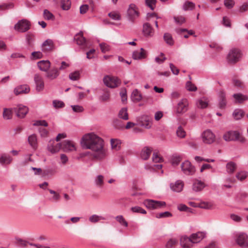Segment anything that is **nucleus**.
I'll return each mask as SVG.
<instances>
[{
    "instance_id": "13",
    "label": "nucleus",
    "mask_w": 248,
    "mask_h": 248,
    "mask_svg": "<svg viewBox=\"0 0 248 248\" xmlns=\"http://www.w3.org/2000/svg\"><path fill=\"white\" fill-rule=\"evenodd\" d=\"M14 111L17 117L20 118H24L29 111L28 108L22 104H18L16 107L13 108Z\"/></svg>"
},
{
    "instance_id": "49",
    "label": "nucleus",
    "mask_w": 248,
    "mask_h": 248,
    "mask_svg": "<svg viewBox=\"0 0 248 248\" xmlns=\"http://www.w3.org/2000/svg\"><path fill=\"white\" fill-rule=\"evenodd\" d=\"M53 106L56 108H62L64 107V103L60 100H54L52 102Z\"/></svg>"
},
{
    "instance_id": "1",
    "label": "nucleus",
    "mask_w": 248,
    "mask_h": 248,
    "mask_svg": "<svg viewBox=\"0 0 248 248\" xmlns=\"http://www.w3.org/2000/svg\"><path fill=\"white\" fill-rule=\"evenodd\" d=\"M82 146L86 149L93 151L92 155L97 159H102L106 156V152L104 148V141L94 133L85 134L81 140Z\"/></svg>"
},
{
    "instance_id": "34",
    "label": "nucleus",
    "mask_w": 248,
    "mask_h": 248,
    "mask_svg": "<svg viewBox=\"0 0 248 248\" xmlns=\"http://www.w3.org/2000/svg\"><path fill=\"white\" fill-rule=\"evenodd\" d=\"M233 97L235 100V101L239 103H242L244 101L248 100V96L242 94L240 93H234Z\"/></svg>"
},
{
    "instance_id": "10",
    "label": "nucleus",
    "mask_w": 248,
    "mask_h": 248,
    "mask_svg": "<svg viewBox=\"0 0 248 248\" xmlns=\"http://www.w3.org/2000/svg\"><path fill=\"white\" fill-rule=\"evenodd\" d=\"M181 167L183 173L187 175H192L196 171L195 167L188 160L182 163Z\"/></svg>"
},
{
    "instance_id": "44",
    "label": "nucleus",
    "mask_w": 248,
    "mask_h": 248,
    "mask_svg": "<svg viewBox=\"0 0 248 248\" xmlns=\"http://www.w3.org/2000/svg\"><path fill=\"white\" fill-rule=\"evenodd\" d=\"M71 4L70 0H61V6L64 10H69L71 7Z\"/></svg>"
},
{
    "instance_id": "20",
    "label": "nucleus",
    "mask_w": 248,
    "mask_h": 248,
    "mask_svg": "<svg viewBox=\"0 0 248 248\" xmlns=\"http://www.w3.org/2000/svg\"><path fill=\"white\" fill-rule=\"evenodd\" d=\"M143 33L146 37H152L154 34V30L149 23L143 25Z\"/></svg>"
},
{
    "instance_id": "35",
    "label": "nucleus",
    "mask_w": 248,
    "mask_h": 248,
    "mask_svg": "<svg viewBox=\"0 0 248 248\" xmlns=\"http://www.w3.org/2000/svg\"><path fill=\"white\" fill-rule=\"evenodd\" d=\"M111 146L112 149L118 151L121 147V141L117 139H111L110 140Z\"/></svg>"
},
{
    "instance_id": "40",
    "label": "nucleus",
    "mask_w": 248,
    "mask_h": 248,
    "mask_svg": "<svg viewBox=\"0 0 248 248\" xmlns=\"http://www.w3.org/2000/svg\"><path fill=\"white\" fill-rule=\"evenodd\" d=\"M131 97L132 100L136 102H139L142 99L141 94L137 89H135L133 91Z\"/></svg>"
},
{
    "instance_id": "21",
    "label": "nucleus",
    "mask_w": 248,
    "mask_h": 248,
    "mask_svg": "<svg viewBox=\"0 0 248 248\" xmlns=\"http://www.w3.org/2000/svg\"><path fill=\"white\" fill-rule=\"evenodd\" d=\"M30 91V88L26 85H22L16 87L14 90L16 95L20 94L28 93Z\"/></svg>"
},
{
    "instance_id": "43",
    "label": "nucleus",
    "mask_w": 248,
    "mask_h": 248,
    "mask_svg": "<svg viewBox=\"0 0 248 248\" xmlns=\"http://www.w3.org/2000/svg\"><path fill=\"white\" fill-rule=\"evenodd\" d=\"M115 219L118 221L122 226L125 227L128 226V223L125 220L124 217L122 215L117 216L115 217Z\"/></svg>"
},
{
    "instance_id": "61",
    "label": "nucleus",
    "mask_w": 248,
    "mask_h": 248,
    "mask_svg": "<svg viewBox=\"0 0 248 248\" xmlns=\"http://www.w3.org/2000/svg\"><path fill=\"white\" fill-rule=\"evenodd\" d=\"M224 5L227 8L231 9L234 5V2L233 0H225Z\"/></svg>"
},
{
    "instance_id": "5",
    "label": "nucleus",
    "mask_w": 248,
    "mask_h": 248,
    "mask_svg": "<svg viewBox=\"0 0 248 248\" xmlns=\"http://www.w3.org/2000/svg\"><path fill=\"white\" fill-rule=\"evenodd\" d=\"M144 205L148 209L154 210L159 209L166 206L165 202L146 199L143 202Z\"/></svg>"
},
{
    "instance_id": "19",
    "label": "nucleus",
    "mask_w": 248,
    "mask_h": 248,
    "mask_svg": "<svg viewBox=\"0 0 248 248\" xmlns=\"http://www.w3.org/2000/svg\"><path fill=\"white\" fill-rule=\"evenodd\" d=\"M62 143V149L64 151H73L76 150L75 144L69 140H64Z\"/></svg>"
},
{
    "instance_id": "48",
    "label": "nucleus",
    "mask_w": 248,
    "mask_h": 248,
    "mask_svg": "<svg viewBox=\"0 0 248 248\" xmlns=\"http://www.w3.org/2000/svg\"><path fill=\"white\" fill-rule=\"evenodd\" d=\"M199 206L201 208L210 209L212 208L213 204L210 202H203L200 203Z\"/></svg>"
},
{
    "instance_id": "56",
    "label": "nucleus",
    "mask_w": 248,
    "mask_h": 248,
    "mask_svg": "<svg viewBox=\"0 0 248 248\" xmlns=\"http://www.w3.org/2000/svg\"><path fill=\"white\" fill-rule=\"evenodd\" d=\"M146 5L152 10H154L156 2V0H145Z\"/></svg>"
},
{
    "instance_id": "33",
    "label": "nucleus",
    "mask_w": 248,
    "mask_h": 248,
    "mask_svg": "<svg viewBox=\"0 0 248 248\" xmlns=\"http://www.w3.org/2000/svg\"><path fill=\"white\" fill-rule=\"evenodd\" d=\"M74 39L78 45L84 46L85 44L86 40L83 37L82 32L76 34Z\"/></svg>"
},
{
    "instance_id": "53",
    "label": "nucleus",
    "mask_w": 248,
    "mask_h": 248,
    "mask_svg": "<svg viewBox=\"0 0 248 248\" xmlns=\"http://www.w3.org/2000/svg\"><path fill=\"white\" fill-rule=\"evenodd\" d=\"M108 16L112 19L115 20H119L121 19L120 14L116 12H112L108 14Z\"/></svg>"
},
{
    "instance_id": "64",
    "label": "nucleus",
    "mask_w": 248,
    "mask_h": 248,
    "mask_svg": "<svg viewBox=\"0 0 248 248\" xmlns=\"http://www.w3.org/2000/svg\"><path fill=\"white\" fill-rule=\"evenodd\" d=\"M170 69L172 73L175 75H177L179 73V69L172 63L170 64Z\"/></svg>"
},
{
    "instance_id": "59",
    "label": "nucleus",
    "mask_w": 248,
    "mask_h": 248,
    "mask_svg": "<svg viewBox=\"0 0 248 248\" xmlns=\"http://www.w3.org/2000/svg\"><path fill=\"white\" fill-rule=\"evenodd\" d=\"M177 243V241L175 239H170L168 241L166 244L167 248H172L174 247Z\"/></svg>"
},
{
    "instance_id": "7",
    "label": "nucleus",
    "mask_w": 248,
    "mask_h": 248,
    "mask_svg": "<svg viewBox=\"0 0 248 248\" xmlns=\"http://www.w3.org/2000/svg\"><path fill=\"white\" fill-rule=\"evenodd\" d=\"M30 22L25 19L19 20L14 26V29L19 32H25L30 28Z\"/></svg>"
},
{
    "instance_id": "27",
    "label": "nucleus",
    "mask_w": 248,
    "mask_h": 248,
    "mask_svg": "<svg viewBox=\"0 0 248 248\" xmlns=\"http://www.w3.org/2000/svg\"><path fill=\"white\" fill-rule=\"evenodd\" d=\"M205 187V184L202 181L196 180L193 184V190L195 192L202 190Z\"/></svg>"
},
{
    "instance_id": "16",
    "label": "nucleus",
    "mask_w": 248,
    "mask_h": 248,
    "mask_svg": "<svg viewBox=\"0 0 248 248\" xmlns=\"http://www.w3.org/2000/svg\"><path fill=\"white\" fill-rule=\"evenodd\" d=\"M187 99H183L178 102L176 107V111L177 113H183L186 111L188 107Z\"/></svg>"
},
{
    "instance_id": "28",
    "label": "nucleus",
    "mask_w": 248,
    "mask_h": 248,
    "mask_svg": "<svg viewBox=\"0 0 248 248\" xmlns=\"http://www.w3.org/2000/svg\"><path fill=\"white\" fill-rule=\"evenodd\" d=\"M219 97V103L218 106L220 108H223L225 107L226 105V94L223 91H221L218 94Z\"/></svg>"
},
{
    "instance_id": "37",
    "label": "nucleus",
    "mask_w": 248,
    "mask_h": 248,
    "mask_svg": "<svg viewBox=\"0 0 248 248\" xmlns=\"http://www.w3.org/2000/svg\"><path fill=\"white\" fill-rule=\"evenodd\" d=\"M13 108H4L3 109V117L4 119L9 120L12 118Z\"/></svg>"
},
{
    "instance_id": "58",
    "label": "nucleus",
    "mask_w": 248,
    "mask_h": 248,
    "mask_svg": "<svg viewBox=\"0 0 248 248\" xmlns=\"http://www.w3.org/2000/svg\"><path fill=\"white\" fill-rule=\"evenodd\" d=\"M33 125L34 126H44L46 127L48 124L45 120H37L34 122Z\"/></svg>"
},
{
    "instance_id": "63",
    "label": "nucleus",
    "mask_w": 248,
    "mask_h": 248,
    "mask_svg": "<svg viewBox=\"0 0 248 248\" xmlns=\"http://www.w3.org/2000/svg\"><path fill=\"white\" fill-rule=\"evenodd\" d=\"M73 110L75 112H81L84 109L82 106L79 105L71 106Z\"/></svg>"
},
{
    "instance_id": "60",
    "label": "nucleus",
    "mask_w": 248,
    "mask_h": 248,
    "mask_svg": "<svg viewBox=\"0 0 248 248\" xmlns=\"http://www.w3.org/2000/svg\"><path fill=\"white\" fill-rule=\"evenodd\" d=\"M181 161V158L180 156H175L172 158L171 163L173 166H177Z\"/></svg>"
},
{
    "instance_id": "25",
    "label": "nucleus",
    "mask_w": 248,
    "mask_h": 248,
    "mask_svg": "<svg viewBox=\"0 0 248 248\" xmlns=\"http://www.w3.org/2000/svg\"><path fill=\"white\" fill-rule=\"evenodd\" d=\"M170 186L173 191L179 192L183 189L184 183L181 180H177L174 184H171Z\"/></svg>"
},
{
    "instance_id": "29",
    "label": "nucleus",
    "mask_w": 248,
    "mask_h": 248,
    "mask_svg": "<svg viewBox=\"0 0 248 248\" xmlns=\"http://www.w3.org/2000/svg\"><path fill=\"white\" fill-rule=\"evenodd\" d=\"M28 142L31 148L36 150L38 147L37 136L33 134L29 136Z\"/></svg>"
},
{
    "instance_id": "54",
    "label": "nucleus",
    "mask_w": 248,
    "mask_h": 248,
    "mask_svg": "<svg viewBox=\"0 0 248 248\" xmlns=\"http://www.w3.org/2000/svg\"><path fill=\"white\" fill-rule=\"evenodd\" d=\"M99 46L101 51L103 53H106L110 49V46L109 45L105 43H102L99 44Z\"/></svg>"
},
{
    "instance_id": "11",
    "label": "nucleus",
    "mask_w": 248,
    "mask_h": 248,
    "mask_svg": "<svg viewBox=\"0 0 248 248\" xmlns=\"http://www.w3.org/2000/svg\"><path fill=\"white\" fill-rule=\"evenodd\" d=\"M201 137L202 141L206 144H211L215 140V134L209 129L203 131Z\"/></svg>"
},
{
    "instance_id": "30",
    "label": "nucleus",
    "mask_w": 248,
    "mask_h": 248,
    "mask_svg": "<svg viewBox=\"0 0 248 248\" xmlns=\"http://www.w3.org/2000/svg\"><path fill=\"white\" fill-rule=\"evenodd\" d=\"M237 169L236 164L232 161H230L226 165L227 172L229 174H233Z\"/></svg>"
},
{
    "instance_id": "57",
    "label": "nucleus",
    "mask_w": 248,
    "mask_h": 248,
    "mask_svg": "<svg viewBox=\"0 0 248 248\" xmlns=\"http://www.w3.org/2000/svg\"><path fill=\"white\" fill-rule=\"evenodd\" d=\"M171 216H172V214L170 212H169L168 211H166V212L160 213L158 214H157L156 217L157 218H164V217H170Z\"/></svg>"
},
{
    "instance_id": "24",
    "label": "nucleus",
    "mask_w": 248,
    "mask_h": 248,
    "mask_svg": "<svg viewBox=\"0 0 248 248\" xmlns=\"http://www.w3.org/2000/svg\"><path fill=\"white\" fill-rule=\"evenodd\" d=\"M152 152V149L149 147H144L140 152V157L142 159L147 160Z\"/></svg>"
},
{
    "instance_id": "62",
    "label": "nucleus",
    "mask_w": 248,
    "mask_h": 248,
    "mask_svg": "<svg viewBox=\"0 0 248 248\" xmlns=\"http://www.w3.org/2000/svg\"><path fill=\"white\" fill-rule=\"evenodd\" d=\"M40 136L42 138H45L47 137L48 132L46 129L44 128L40 127L38 129Z\"/></svg>"
},
{
    "instance_id": "15",
    "label": "nucleus",
    "mask_w": 248,
    "mask_h": 248,
    "mask_svg": "<svg viewBox=\"0 0 248 248\" xmlns=\"http://www.w3.org/2000/svg\"><path fill=\"white\" fill-rule=\"evenodd\" d=\"M62 149V143L56 142L55 140H50L47 145V149L52 154L58 152Z\"/></svg>"
},
{
    "instance_id": "9",
    "label": "nucleus",
    "mask_w": 248,
    "mask_h": 248,
    "mask_svg": "<svg viewBox=\"0 0 248 248\" xmlns=\"http://www.w3.org/2000/svg\"><path fill=\"white\" fill-rule=\"evenodd\" d=\"M138 124L141 126L146 129H149L152 127L153 120L151 116L144 114L139 118Z\"/></svg>"
},
{
    "instance_id": "52",
    "label": "nucleus",
    "mask_w": 248,
    "mask_h": 248,
    "mask_svg": "<svg viewBox=\"0 0 248 248\" xmlns=\"http://www.w3.org/2000/svg\"><path fill=\"white\" fill-rule=\"evenodd\" d=\"M176 134L178 137L180 138H184L185 137L186 133L182 126H180L178 127L176 131Z\"/></svg>"
},
{
    "instance_id": "18",
    "label": "nucleus",
    "mask_w": 248,
    "mask_h": 248,
    "mask_svg": "<svg viewBox=\"0 0 248 248\" xmlns=\"http://www.w3.org/2000/svg\"><path fill=\"white\" fill-rule=\"evenodd\" d=\"M147 51L143 48H140L139 50H136L133 51L132 58L134 60H141L145 59L147 57Z\"/></svg>"
},
{
    "instance_id": "50",
    "label": "nucleus",
    "mask_w": 248,
    "mask_h": 248,
    "mask_svg": "<svg viewBox=\"0 0 248 248\" xmlns=\"http://www.w3.org/2000/svg\"><path fill=\"white\" fill-rule=\"evenodd\" d=\"M80 73L79 71H75L74 72L71 73L69 74V78L73 81H76L79 78Z\"/></svg>"
},
{
    "instance_id": "14",
    "label": "nucleus",
    "mask_w": 248,
    "mask_h": 248,
    "mask_svg": "<svg viewBox=\"0 0 248 248\" xmlns=\"http://www.w3.org/2000/svg\"><path fill=\"white\" fill-rule=\"evenodd\" d=\"M34 81L35 83L36 90L38 92L42 91L45 87L43 77L39 74H35L34 76Z\"/></svg>"
},
{
    "instance_id": "12",
    "label": "nucleus",
    "mask_w": 248,
    "mask_h": 248,
    "mask_svg": "<svg viewBox=\"0 0 248 248\" xmlns=\"http://www.w3.org/2000/svg\"><path fill=\"white\" fill-rule=\"evenodd\" d=\"M127 15L129 20L132 22H134L139 16L138 8L135 4H131L129 5L127 10Z\"/></svg>"
},
{
    "instance_id": "8",
    "label": "nucleus",
    "mask_w": 248,
    "mask_h": 248,
    "mask_svg": "<svg viewBox=\"0 0 248 248\" xmlns=\"http://www.w3.org/2000/svg\"><path fill=\"white\" fill-rule=\"evenodd\" d=\"M103 82L106 86L110 88H114L120 85V80L116 77L105 76L103 78Z\"/></svg>"
},
{
    "instance_id": "4",
    "label": "nucleus",
    "mask_w": 248,
    "mask_h": 248,
    "mask_svg": "<svg viewBox=\"0 0 248 248\" xmlns=\"http://www.w3.org/2000/svg\"><path fill=\"white\" fill-rule=\"evenodd\" d=\"M242 57L241 50L236 48H232L229 52L227 60L230 63H235L239 62Z\"/></svg>"
},
{
    "instance_id": "46",
    "label": "nucleus",
    "mask_w": 248,
    "mask_h": 248,
    "mask_svg": "<svg viewBox=\"0 0 248 248\" xmlns=\"http://www.w3.org/2000/svg\"><path fill=\"white\" fill-rule=\"evenodd\" d=\"M44 17L46 20H54L55 17L54 15L48 10L45 9L43 12Z\"/></svg>"
},
{
    "instance_id": "26",
    "label": "nucleus",
    "mask_w": 248,
    "mask_h": 248,
    "mask_svg": "<svg viewBox=\"0 0 248 248\" xmlns=\"http://www.w3.org/2000/svg\"><path fill=\"white\" fill-rule=\"evenodd\" d=\"M53 47V42L51 39L46 40L42 45V49L45 52L51 50Z\"/></svg>"
},
{
    "instance_id": "22",
    "label": "nucleus",
    "mask_w": 248,
    "mask_h": 248,
    "mask_svg": "<svg viewBox=\"0 0 248 248\" xmlns=\"http://www.w3.org/2000/svg\"><path fill=\"white\" fill-rule=\"evenodd\" d=\"M13 161V158L8 154L4 153L0 155V164L4 166L10 164Z\"/></svg>"
},
{
    "instance_id": "6",
    "label": "nucleus",
    "mask_w": 248,
    "mask_h": 248,
    "mask_svg": "<svg viewBox=\"0 0 248 248\" xmlns=\"http://www.w3.org/2000/svg\"><path fill=\"white\" fill-rule=\"evenodd\" d=\"M234 240L236 244L242 248L248 246V236L242 232H237L234 233Z\"/></svg>"
},
{
    "instance_id": "32",
    "label": "nucleus",
    "mask_w": 248,
    "mask_h": 248,
    "mask_svg": "<svg viewBox=\"0 0 248 248\" xmlns=\"http://www.w3.org/2000/svg\"><path fill=\"white\" fill-rule=\"evenodd\" d=\"M209 103V100L206 97H202L200 99H199L197 101V106L199 108H206Z\"/></svg>"
},
{
    "instance_id": "45",
    "label": "nucleus",
    "mask_w": 248,
    "mask_h": 248,
    "mask_svg": "<svg viewBox=\"0 0 248 248\" xmlns=\"http://www.w3.org/2000/svg\"><path fill=\"white\" fill-rule=\"evenodd\" d=\"M186 90L190 92H195L197 91V88L191 81H187L186 85Z\"/></svg>"
},
{
    "instance_id": "38",
    "label": "nucleus",
    "mask_w": 248,
    "mask_h": 248,
    "mask_svg": "<svg viewBox=\"0 0 248 248\" xmlns=\"http://www.w3.org/2000/svg\"><path fill=\"white\" fill-rule=\"evenodd\" d=\"M118 117L119 118L124 120H128L129 118L127 108H121L119 112Z\"/></svg>"
},
{
    "instance_id": "39",
    "label": "nucleus",
    "mask_w": 248,
    "mask_h": 248,
    "mask_svg": "<svg viewBox=\"0 0 248 248\" xmlns=\"http://www.w3.org/2000/svg\"><path fill=\"white\" fill-rule=\"evenodd\" d=\"M248 172L245 170L238 171L236 174L235 177L238 180L243 181L248 177Z\"/></svg>"
},
{
    "instance_id": "51",
    "label": "nucleus",
    "mask_w": 248,
    "mask_h": 248,
    "mask_svg": "<svg viewBox=\"0 0 248 248\" xmlns=\"http://www.w3.org/2000/svg\"><path fill=\"white\" fill-rule=\"evenodd\" d=\"M43 56V55L40 51H34L32 52L31 59L32 60H36L42 58Z\"/></svg>"
},
{
    "instance_id": "3",
    "label": "nucleus",
    "mask_w": 248,
    "mask_h": 248,
    "mask_svg": "<svg viewBox=\"0 0 248 248\" xmlns=\"http://www.w3.org/2000/svg\"><path fill=\"white\" fill-rule=\"evenodd\" d=\"M223 138L226 141H239L242 143L246 141V139L237 131H229L226 132Z\"/></svg>"
},
{
    "instance_id": "23",
    "label": "nucleus",
    "mask_w": 248,
    "mask_h": 248,
    "mask_svg": "<svg viewBox=\"0 0 248 248\" xmlns=\"http://www.w3.org/2000/svg\"><path fill=\"white\" fill-rule=\"evenodd\" d=\"M50 62L48 60H42L37 62V66L39 69L44 72H46L50 67Z\"/></svg>"
},
{
    "instance_id": "55",
    "label": "nucleus",
    "mask_w": 248,
    "mask_h": 248,
    "mask_svg": "<svg viewBox=\"0 0 248 248\" xmlns=\"http://www.w3.org/2000/svg\"><path fill=\"white\" fill-rule=\"evenodd\" d=\"M131 210L133 212H135V213H141L142 214H146V211L144 209L142 208L141 207H140V206L132 207L131 208Z\"/></svg>"
},
{
    "instance_id": "47",
    "label": "nucleus",
    "mask_w": 248,
    "mask_h": 248,
    "mask_svg": "<svg viewBox=\"0 0 248 248\" xmlns=\"http://www.w3.org/2000/svg\"><path fill=\"white\" fill-rule=\"evenodd\" d=\"M164 39L168 44L170 45H172L173 44V40L170 34L168 33H165L164 35Z\"/></svg>"
},
{
    "instance_id": "2",
    "label": "nucleus",
    "mask_w": 248,
    "mask_h": 248,
    "mask_svg": "<svg viewBox=\"0 0 248 248\" xmlns=\"http://www.w3.org/2000/svg\"><path fill=\"white\" fill-rule=\"evenodd\" d=\"M205 236V233L202 232H198L191 234L189 237L182 236L180 244L184 248H195V246L200 242Z\"/></svg>"
},
{
    "instance_id": "41",
    "label": "nucleus",
    "mask_w": 248,
    "mask_h": 248,
    "mask_svg": "<svg viewBox=\"0 0 248 248\" xmlns=\"http://www.w3.org/2000/svg\"><path fill=\"white\" fill-rule=\"evenodd\" d=\"M106 217L101 216H98L97 215H93L90 216L89 218V220L92 223H96L99 221L101 220H106Z\"/></svg>"
},
{
    "instance_id": "31",
    "label": "nucleus",
    "mask_w": 248,
    "mask_h": 248,
    "mask_svg": "<svg viewBox=\"0 0 248 248\" xmlns=\"http://www.w3.org/2000/svg\"><path fill=\"white\" fill-rule=\"evenodd\" d=\"M93 182L96 187L101 188L104 184V176L101 174L97 175L94 178Z\"/></svg>"
},
{
    "instance_id": "36",
    "label": "nucleus",
    "mask_w": 248,
    "mask_h": 248,
    "mask_svg": "<svg viewBox=\"0 0 248 248\" xmlns=\"http://www.w3.org/2000/svg\"><path fill=\"white\" fill-rule=\"evenodd\" d=\"M195 7V4L188 0L186 1L183 5V9L184 11H192Z\"/></svg>"
},
{
    "instance_id": "17",
    "label": "nucleus",
    "mask_w": 248,
    "mask_h": 248,
    "mask_svg": "<svg viewBox=\"0 0 248 248\" xmlns=\"http://www.w3.org/2000/svg\"><path fill=\"white\" fill-rule=\"evenodd\" d=\"M60 75V72L57 67H52L49 70L46 71V77L50 80H54L57 78Z\"/></svg>"
},
{
    "instance_id": "42",
    "label": "nucleus",
    "mask_w": 248,
    "mask_h": 248,
    "mask_svg": "<svg viewBox=\"0 0 248 248\" xmlns=\"http://www.w3.org/2000/svg\"><path fill=\"white\" fill-rule=\"evenodd\" d=\"M244 115V111L240 109H236L232 113L233 118L236 120L240 119Z\"/></svg>"
}]
</instances>
